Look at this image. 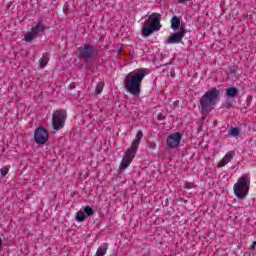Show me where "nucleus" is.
I'll use <instances>...</instances> for the list:
<instances>
[{"instance_id": "72a5a7b5", "label": "nucleus", "mask_w": 256, "mask_h": 256, "mask_svg": "<svg viewBox=\"0 0 256 256\" xmlns=\"http://www.w3.org/2000/svg\"><path fill=\"white\" fill-rule=\"evenodd\" d=\"M104 1H110V0H104ZM112 2L115 1V0H111Z\"/></svg>"}, {"instance_id": "423d86ee", "label": "nucleus", "mask_w": 256, "mask_h": 256, "mask_svg": "<svg viewBox=\"0 0 256 256\" xmlns=\"http://www.w3.org/2000/svg\"><path fill=\"white\" fill-rule=\"evenodd\" d=\"M67 119V111L65 110H57L54 112L52 116V125L55 131H59V129H63L65 126V120Z\"/></svg>"}, {"instance_id": "a211bd4d", "label": "nucleus", "mask_w": 256, "mask_h": 256, "mask_svg": "<svg viewBox=\"0 0 256 256\" xmlns=\"http://www.w3.org/2000/svg\"><path fill=\"white\" fill-rule=\"evenodd\" d=\"M106 5L108 6L109 9H118L119 7H117V2L114 1H105Z\"/></svg>"}, {"instance_id": "20e7f679", "label": "nucleus", "mask_w": 256, "mask_h": 256, "mask_svg": "<svg viewBox=\"0 0 256 256\" xmlns=\"http://www.w3.org/2000/svg\"><path fill=\"white\" fill-rule=\"evenodd\" d=\"M161 29V14L155 12L152 13L147 21L146 25L142 27V37H149Z\"/></svg>"}, {"instance_id": "0eeeda50", "label": "nucleus", "mask_w": 256, "mask_h": 256, "mask_svg": "<svg viewBox=\"0 0 256 256\" xmlns=\"http://www.w3.org/2000/svg\"><path fill=\"white\" fill-rule=\"evenodd\" d=\"M49 140V133L43 126L38 127L34 132V141L38 145H45Z\"/></svg>"}, {"instance_id": "b1692460", "label": "nucleus", "mask_w": 256, "mask_h": 256, "mask_svg": "<svg viewBox=\"0 0 256 256\" xmlns=\"http://www.w3.org/2000/svg\"><path fill=\"white\" fill-rule=\"evenodd\" d=\"M193 187H195L194 184L186 183L185 186H184V189H193Z\"/></svg>"}, {"instance_id": "a878e982", "label": "nucleus", "mask_w": 256, "mask_h": 256, "mask_svg": "<svg viewBox=\"0 0 256 256\" xmlns=\"http://www.w3.org/2000/svg\"><path fill=\"white\" fill-rule=\"evenodd\" d=\"M70 89H75V83H74V82H72V83L70 84Z\"/></svg>"}, {"instance_id": "2f4dec72", "label": "nucleus", "mask_w": 256, "mask_h": 256, "mask_svg": "<svg viewBox=\"0 0 256 256\" xmlns=\"http://www.w3.org/2000/svg\"><path fill=\"white\" fill-rule=\"evenodd\" d=\"M2 245H3V241L0 238V247H2Z\"/></svg>"}, {"instance_id": "ddd939ff", "label": "nucleus", "mask_w": 256, "mask_h": 256, "mask_svg": "<svg viewBox=\"0 0 256 256\" xmlns=\"http://www.w3.org/2000/svg\"><path fill=\"white\" fill-rule=\"evenodd\" d=\"M239 95V90L236 87H229L226 89V97L233 99Z\"/></svg>"}, {"instance_id": "dca6fc26", "label": "nucleus", "mask_w": 256, "mask_h": 256, "mask_svg": "<svg viewBox=\"0 0 256 256\" xmlns=\"http://www.w3.org/2000/svg\"><path fill=\"white\" fill-rule=\"evenodd\" d=\"M104 87H105V83L104 82H99L96 86V94L101 95V93H103V88Z\"/></svg>"}, {"instance_id": "aec40b11", "label": "nucleus", "mask_w": 256, "mask_h": 256, "mask_svg": "<svg viewBox=\"0 0 256 256\" xmlns=\"http://www.w3.org/2000/svg\"><path fill=\"white\" fill-rule=\"evenodd\" d=\"M35 35L32 32H29L25 37H24V41H26V43H31V41H33V39H35Z\"/></svg>"}, {"instance_id": "39448f33", "label": "nucleus", "mask_w": 256, "mask_h": 256, "mask_svg": "<svg viewBox=\"0 0 256 256\" xmlns=\"http://www.w3.org/2000/svg\"><path fill=\"white\" fill-rule=\"evenodd\" d=\"M250 185L251 179H249V176L243 175L238 179L237 183L234 184V194L237 199H245L249 195Z\"/></svg>"}, {"instance_id": "f03ea898", "label": "nucleus", "mask_w": 256, "mask_h": 256, "mask_svg": "<svg viewBox=\"0 0 256 256\" xmlns=\"http://www.w3.org/2000/svg\"><path fill=\"white\" fill-rule=\"evenodd\" d=\"M219 95V89L211 88L200 98V109L203 115H209L215 109V106L219 103Z\"/></svg>"}, {"instance_id": "6ab92c4d", "label": "nucleus", "mask_w": 256, "mask_h": 256, "mask_svg": "<svg viewBox=\"0 0 256 256\" xmlns=\"http://www.w3.org/2000/svg\"><path fill=\"white\" fill-rule=\"evenodd\" d=\"M76 221H78L80 223L85 221V213L81 212V211L77 212V214H76Z\"/></svg>"}, {"instance_id": "c85d7f7f", "label": "nucleus", "mask_w": 256, "mask_h": 256, "mask_svg": "<svg viewBox=\"0 0 256 256\" xmlns=\"http://www.w3.org/2000/svg\"><path fill=\"white\" fill-rule=\"evenodd\" d=\"M179 201H181L182 203H187V200H185L183 198H179Z\"/></svg>"}, {"instance_id": "5701e85b", "label": "nucleus", "mask_w": 256, "mask_h": 256, "mask_svg": "<svg viewBox=\"0 0 256 256\" xmlns=\"http://www.w3.org/2000/svg\"><path fill=\"white\" fill-rule=\"evenodd\" d=\"M0 173H1L2 177H5V175H7V173H9V167H4V168L0 169Z\"/></svg>"}, {"instance_id": "6e6552de", "label": "nucleus", "mask_w": 256, "mask_h": 256, "mask_svg": "<svg viewBox=\"0 0 256 256\" xmlns=\"http://www.w3.org/2000/svg\"><path fill=\"white\" fill-rule=\"evenodd\" d=\"M78 51L80 59H92L95 53V48L89 44H85L84 46H81Z\"/></svg>"}, {"instance_id": "1a4fd4ad", "label": "nucleus", "mask_w": 256, "mask_h": 256, "mask_svg": "<svg viewBox=\"0 0 256 256\" xmlns=\"http://www.w3.org/2000/svg\"><path fill=\"white\" fill-rule=\"evenodd\" d=\"M185 33H187V29H185V26H181L180 30L171 36L166 40L167 43H181L183 40V37H185Z\"/></svg>"}, {"instance_id": "393cba45", "label": "nucleus", "mask_w": 256, "mask_h": 256, "mask_svg": "<svg viewBox=\"0 0 256 256\" xmlns=\"http://www.w3.org/2000/svg\"><path fill=\"white\" fill-rule=\"evenodd\" d=\"M231 102H227L224 107H226V109H231Z\"/></svg>"}, {"instance_id": "bb28decb", "label": "nucleus", "mask_w": 256, "mask_h": 256, "mask_svg": "<svg viewBox=\"0 0 256 256\" xmlns=\"http://www.w3.org/2000/svg\"><path fill=\"white\" fill-rule=\"evenodd\" d=\"M177 105H179V101L173 102V107H177Z\"/></svg>"}, {"instance_id": "9d476101", "label": "nucleus", "mask_w": 256, "mask_h": 256, "mask_svg": "<svg viewBox=\"0 0 256 256\" xmlns=\"http://www.w3.org/2000/svg\"><path fill=\"white\" fill-rule=\"evenodd\" d=\"M166 143L170 149H177L181 143V133L176 132L168 136Z\"/></svg>"}, {"instance_id": "f3484780", "label": "nucleus", "mask_w": 256, "mask_h": 256, "mask_svg": "<svg viewBox=\"0 0 256 256\" xmlns=\"http://www.w3.org/2000/svg\"><path fill=\"white\" fill-rule=\"evenodd\" d=\"M84 213H86L88 217H91L92 215H95V210H93V208H91L90 206H85Z\"/></svg>"}, {"instance_id": "4be33fe9", "label": "nucleus", "mask_w": 256, "mask_h": 256, "mask_svg": "<svg viewBox=\"0 0 256 256\" xmlns=\"http://www.w3.org/2000/svg\"><path fill=\"white\" fill-rule=\"evenodd\" d=\"M240 131H239V128L237 127H233L230 129V135L232 137H237L239 135Z\"/></svg>"}, {"instance_id": "4468645a", "label": "nucleus", "mask_w": 256, "mask_h": 256, "mask_svg": "<svg viewBox=\"0 0 256 256\" xmlns=\"http://www.w3.org/2000/svg\"><path fill=\"white\" fill-rule=\"evenodd\" d=\"M179 27H181V19L177 16H173L171 19V29H173V31H177Z\"/></svg>"}, {"instance_id": "473e14b6", "label": "nucleus", "mask_w": 256, "mask_h": 256, "mask_svg": "<svg viewBox=\"0 0 256 256\" xmlns=\"http://www.w3.org/2000/svg\"><path fill=\"white\" fill-rule=\"evenodd\" d=\"M231 73L235 74V70H232Z\"/></svg>"}, {"instance_id": "f8f14e48", "label": "nucleus", "mask_w": 256, "mask_h": 256, "mask_svg": "<svg viewBox=\"0 0 256 256\" xmlns=\"http://www.w3.org/2000/svg\"><path fill=\"white\" fill-rule=\"evenodd\" d=\"M47 29L43 22H38L37 25L31 28V32L37 37L38 34L43 33Z\"/></svg>"}, {"instance_id": "c756f323", "label": "nucleus", "mask_w": 256, "mask_h": 256, "mask_svg": "<svg viewBox=\"0 0 256 256\" xmlns=\"http://www.w3.org/2000/svg\"><path fill=\"white\" fill-rule=\"evenodd\" d=\"M255 246H256V241H254V242L252 243L251 248H252V249H255Z\"/></svg>"}, {"instance_id": "cd10ccee", "label": "nucleus", "mask_w": 256, "mask_h": 256, "mask_svg": "<svg viewBox=\"0 0 256 256\" xmlns=\"http://www.w3.org/2000/svg\"><path fill=\"white\" fill-rule=\"evenodd\" d=\"M124 49V46H121L119 49H118V53H121Z\"/></svg>"}, {"instance_id": "9b49d317", "label": "nucleus", "mask_w": 256, "mask_h": 256, "mask_svg": "<svg viewBox=\"0 0 256 256\" xmlns=\"http://www.w3.org/2000/svg\"><path fill=\"white\" fill-rule=\"evenodd\" d=\"M233 157H235V151H229L219 162L218 166L225 167V165H227V163H229Z\"/></svg>"}, {"instance_id": "f257e3e1", "label": "nucleus", "mask_w": 256, "mask_h": 256, "mask_svg": "<svg viewBox=\"0 0 256 256\" xmlns=\"http://www.w3.org/2000/svg\"><path fill=\"white\" fill-rule=\"evenodd\" d=\"M149 69L140 68L136 71L130 72L124 79V87L130 95H140L141 93V83L145 79L146 75H149Z\"/></svg>"}, {"instance_id": "2eb2a0df", "label": "nucleus", "mask_w": 256, "mask_h": 256, "mask_svg": "<svg viewBox=\"0 0 256 256\" xmlns=\"http://www.w3.org/2000/svg\"><path fill=\"white\" fill-rule=\"evenodd\" d=\"M107 249H109V245L107 243L102 244L98 248V250L96 252V256H103V255H105V253H107Z\"/></svg>"}, {"instance_id": "412c9836", "label": "nucleus", "mask_w": 256, "mask_h": 256, "mask_svg": "<svg viewBox=\"0 0 256 256\" xmlns=\"http://www.w3.org/2000/svg\"><path fill=\"white\" fill-rule=\"evenodd\" d=\"M47 63H49V58L47 57H42L40 60H39V65L40 67L43 69V67H47Z\"/></svg>"}, {"instance_id": "7c9ffc66", "label": "nucleus", "mask_w": 256, "mask_h": 256, "mask_svg": "<svg viewBox=\"0 0 256 256\" xmlns=\"http://www.w3.org/2000/svg\"><path fill=\"white\" fill-rule=\"evenodd\" d=\"M150 145H151L152 149H155V147H156L155 143H151Z\"/></svg>"}, {"instance_id": "7ed1b4c3", "label": "nucleus", "mask_w": 256, "mask_h": 256, "mask_svg": "<svg viewBox=\"0 0 256 256\" xmlns=\"http://www.w3.org/2000/svg\"><path fill=\"white\" fill-rule=\"evenodd\" d=\"M143 139V132L138 131L135 137V140L132 142L130 148L125 152L123 159L120 164V171H123L131 165V161L135 159V155L137 154V149H139V143Z\"/></svg>"}]
</instances>
